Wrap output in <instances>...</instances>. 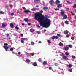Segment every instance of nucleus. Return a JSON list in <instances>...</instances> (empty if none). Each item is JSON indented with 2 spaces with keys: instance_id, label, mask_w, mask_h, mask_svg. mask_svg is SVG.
I'll return each mask as SVG.
<instances>
[{
  "instance_id": "obj_1",
  "label": "nucleus",
  "mask_w": 76,
  "mask_h": 76,
  "mask_svg": "<svg viewBox=\"0 0 76 76\" xmlns=\"http://www.w3.org/2000/svg\"><path fill=\"white\" fill-rule=\"evenodd\" d=\"M48 17L47 15H45L44 16L43 15L36 20L40 22V25L42 26L45 28H48L51 24V21L50 20L47 19Z\"/></svg>"
},
{
  "instance_id": "obj_2",
  "label": "nucleus",
  "mask_w": 76,
  "mask_h": 76,
  "mask_svg": "<svg viewBox=\"0 0 76 76\" xmlns=\"http://www.w3.org/2000/svg\"><path fill=\"white\" fill-rule=\"evenodd\" d=\"M44 13V11L42 10L40 11V12H36L34 15V19L35 20H37L38 18H39L40 17H41L43 15L42 14V13Z\"/></svg>"
},
{
  "instance_id": "obj_3",
  "label": "nucleus",
  "mask_w": 76,
  "mask_h": 76,
  "mask_svg": "<svg viewBox=\"0 0 76 76\" xmlns=\"http://www.w3.org/2000/svg\"><path fill=\"white\" fill-rule=\"evenodd\" d=\"M61 11H62V12H61L60 13L61 14V16H63V19H67V15H64V11L62 10H61Z\"/></svg>"
},
{
  "instance_id": "obj_4",
  "label": "nucleus",
  "mask_w": 76,
  "mask_h": 76,
  "mask_svg": "<svg viewBox=\"0 0 76 76\" xmlns=\"http://www.w3.org/2000/svg\"><path fill=\"white\" fill-rule=\"evenodd\" d=\"M61 56L62 57V58L64 60H67V59H68V58H67L66 56H64L63 55H61Z\"/></svg>"
},
{
  "instance_id": "obj_5",
  "label": "nucleus",
  "mask_w": 76,
  "mask_h": 76,
  "mask_svg": "<svg viewBox=\"0 0 76 76\" xmlns=\"http://www.w3.org/2000/svg\"><path fill=\"white\" fill-rule=\"evenodd\" d=\"M24 12L25 13H26V14H28V13H29L30 12V11H29L28 10H26L24 11Z\"/></svg>"
},
{
  "instance_id": "obj_6",
  "label": "nucleus",
  "mask_w": 76,
  "mask_h": 76,
  "mask_svg": "<svg viewBox=\"0 0 76 76\" xmlns=\"http://www.w3.org/2000/svg\"><path fill=\"white\" fill-rule=\"evenodd\" d=\"M60 2L58 0H57L56 1V4H60Z\"/></svg>"
},
{
  "instance_id": "obj_7",
  "label": "nucleus",
  "mask_w": 76,
  "mask_h": 76,
  "mask_svg": "<svg viewBox=\"0 0 76 76\" xmlns=\"http://www.w3.org/2000/svg\"><path fill=\"white\" fill-rule=\"evenodd\" d=\"M49 3H50V4H54V1L53 0H51Z\"/></svg>"
},
{
  "instance_id": "obj_8",
  "label": "nucleus",
  "mask_w": 76,
  "mask_h": 76,
  "mask_svg": "<svg viewBox=\"0 0 76 76\" xmlns=\"http://www.w3.org/2000/svg\"><path fill=\"white\" fill-rule=\"evenodd\" d=\"M24 20L26 22H28V21H29V20H28V18H24Z\"/></svg>"
},
{
  "instance_id": "obj_9",
  "label": "nucleus",
  "mask_w": 76,
  "mask_h": 76,
  "mask_svg": "<svg viewBox=\"0 0 76 76\" xmlns=\"http://www.w3.org/2000/svg\"><path fill=\"white\" fill-rule=\"evenodd\" d=\"M33 66H34V67H36V66H37V63L34 62L33 63Z\"/></svg>"
},
{
  "instance_id": "obj_10",
  "label": "nucleus",
  "mask_w": 76,
  "mask_h": 76,
  "mask_svg": "<svg viewBox=\"0 0 76 76\" xmlns=\"http://www.w3.org/2000/svg\"><path fill=\"white\" fill-rule=\"evenodd\" d=\"M43 65H48V64L47 63V62H46V61H44L43 63Z\"/></svg>"
},
{
  "instance_id": "obj_11",
  "label": "nucleus",
  "mask_w": 76,
  "mask_h": 76,
  "mask_svg": "<svg viewBox=\"0 0 76 76\" xmlns=\"http://www.w3.org/2000/svg\"><path fill=\"white\" fill-rule=\"evenodd\" d=\"M10 26L11 27V28H14V26L13 25V24L12 23H10Z\"/></svg>"
},
{
  "instance_id": "obj_12",
  "label": "nucleus",
  "mask_w": 76,
  "mask_h": 76,
  "mask_svg": "<svg viewBox=\"0 0 76 76\" xmlns=\"http://www.w3.org/2000/svg\"><path fill=\"white\" fill-rule=\"evenodd\" d=\"M64 49L65 50V51H67L69 50V47H65L64 48Z\"/></svg>"
},
{
  "instance_id": "obj_13",
  "label": "nucleus",
  "mask_w": 76,
  "mask_h": 76,
  "mask_svg": "<svg viewBox=\"0 0 76 76\" xmlns=\"http://www.w3.org/2000/svg\"><path fill=\"white\" fill-rule=\"evenodd\" d=\"M2 27H5L6 26V23H2Z\"/></svg>"
},
{
  "instance_id": "obj_14",
  "label": "nucleus",
  "mask_w": 76,
  "mask_h": 76,
  "mask_svg": "<svg viewBox=\"0 0 76 76\" xmlns=\"http://www.w3.org/2000/svg\"><path fill=\"white\" fill-rule=\"evenodd\" d=\"M30 32H32L35 31V30L33 29H30Z\"/></svg>"
},
{
  "instance_id": "obj_15",
  "label": "nucleus",
  "mask_w": 76,
  "mask_h": 76,
  "mask_svg": "<svg viewBox=\"0 0 76 76\" xmlns=\"http://www.w3.org/2000/svg\"><path fill=\"white\" fill-rule=\"evenodd\" d=\"M37 10V8H33L31 9V10L33 12H34V11H36Z\"/></svg>"
},
{
  "instance_id": "obj_16",
  "label": "nucleus",
  "mask_w": 76,
  "mask_h": 76,
  "mask_svg": "<svg viewBox=\"0 0 76 76\" xmlns=\"http://www.w3.org/2000/svg\"><path fill=\"white\" fill-rule=\"evenodd\" d=\"M69 33V31L67 30H66L64 32L65 34H67Z\"/></svg>"
},
{
  "instance_id": "obj_17",
  "label": "nucleus",
  "mask_w": 76,
  "mask_h": 76,
  "mask_svg": "<svg viewBox=\"0 0 76 76\" xmlns=\"http://www.w3.org/2000/svg\"><path fill=\"white\" fill-rule=\"evenodd\" d=\"M62 4H59V5H58L57 6V7L58 8H60V7H61V5Z\"/></svg>"
},
{
  "instance_id": "obj_18",
  "label": "nucleus",
  "mask_w": 76,
  "mask_h": 76,
  "mask_svg": "<svg viewBox=\"0 0 76 76\" xmlns=\"http://www.w3.org/2000/svg\"><path fill=\"white\" fill-rule=\"evenodd\" d=\"M24 40H25V39L23 38L21 39V43H24Z\"/></svg>"
},
{
  "instance_id": "obj_19",
  "label": "nucleus",
  "mask_w": 76,
  "mask_h": 76,
  "mask_svg": "<svg viewBox=\"0 0 76 76\" xmlns=\"http://www.w3.org/2000/svg\"><path fill=\"white\" fill-rule=\"evenodd\" d=\"M43 9H44V10H47V9H48V7H47L45 6L44 7Z\"/></svg>"
},
{
  "instance_id": "obj_20",
  "label": "nucleus",
  "mask_w": 76,
  "mask_h": 76,
  "mask_svg": "<svg viewBox=\"0 0 76 76\" xmlns=\"http://www.w3.org/2000/svg\"><path fill=\"white\" fill-rule=\"evenodd\" d=\"M59 45H60V46L62 47V46L63 45V44L62 43L60 42L59 43Z\"/></svg>"
},
{
  "instance_id": "obj_21",
  "label": "nucleus",
  "mask_w": 76,
  "mask_h": 76,
  "mask_svg": "<svg viewBox=\"0 0 76 76\" xmlns=\"http://www.w3.org/2000/svg\"><path fill=\"white\" fill-rule=\"evenodd\" d=\"M4 48L5 49H9V48L8 47H7L6 46H4Z\"/></svg>"
},
{
  "instance_id": "obj_22",
  "label": "nucleus",
  "mask_w": 76,
  "mask_h": 76,
  "mask_svg": "<svg viewBox=\"0 0 76 76\" xmlns=\"http://www.w3.org/2000/svg\"><path fill=\"white\" fill-rule=\"evenodd\" d=\"M1 14H4V12L3 11H1L0 12V15Z\"/></svg>"
},
{
  "instance_id": "obj_23",
  "label": "nucleus",
  "mask_w": 76,
  "mask_h": 76,
  "mask_svg": "<svg viewBox=\"0 0 76 76\" xmlns=\"http://www.w3.org/2000/svg\"><path fill=\"white\" fill-rule=\"evenodd\" d=\"M26 61L28 62V63H30V62H31V61L29 59H26Z\"/></svg>"
},
{
  "instance_id": "obj_24",
  "label": "nucleus",
  "mask_w": 76,
  "mask_h": 76,
  "mask_svg": "<svg viewBox=\"0 0 76 76\" xmlns=\"http://www.w3.org/2000/svg\"><path fill=\"white\" fill-rule=\"evenodd\" d=\"M68 47H69V48H72V47H73L72 46V45H68Z\"/></svg>"
},
{
  "instance_id": "obj_25",
  "label": "nucleus",
  "mask_w": 76,
  "mask_h": 76,
  "mask_svg": "<svg viewBox=\"0 0 76 76\" xmlns=\"http://www.w3.org/2000/svg\"><path fill=\"white\" fill-rule=\"evenodd\" d=\"M65 23L66 24H69V22L67 20L65 21Z\"/></svg>"
},
{
  "instance_id": "obj_26",
  "label": "nucleus",
  "mask_w": 76,
  "mask_h": 76,
  "mask_svg": "<svg viewBox=\"0 0 76 76\" xmlns=\"http://www.w3.org/2000/svg\"><path fill=\"white\" fill-rule=\"evenodd\" d=\"M31 45H35V43L33 42H31Z\"/></svg>"
},
{
  "instance_id": "obj_27",
  "label": "nucleus",
  "mask_w": 76,
  "mask_h": 76,
  "mask_svg": "<svg viewBox=\"0 0 76 76\" xmlns=\"http://www.w3.org/2000/svg\"><path fill=\"white\" fill-rule=\"evenodd\" d=\"M48 43H49V44H51V41H50V40H49L48 41Z\"/></svg>"
},
{
  "instance_id": "obj_28",
  "label": "nucleus",
  "mask_w": 76,
  "mask_h": 76,
  "mask_svg": "<svg viewBox=\"0 0 76 76\" xmlns=\"http://www.w3.org/2000/svg\"><path fill=\"white\" fill-rule=\"evenodd\" d=\"M10 50L11 51H13V48H11L10 49Z\"/></svg>"
},
{
  "instance_id": "obj_29",
  "label": "nucleus",
  "mask_w": 76,
  "mask_h": 76,
  "mask_svg": "<svg viewBox=\"0 0 76 76\" xmlns=\"http://www.w3.org/2000/svg\"><path fill=\"white\" fill-rule=\"evenodd\" d=\"M69 54V53H67V52H66L65 53V55L66 56H68Z\"/></svg>"
},
{
  "instance_id": "obj_30",
  "label": "nucleus",
  "mask_w": 76,
  "mask_h": 76,
  "mask_svg": "<svg viewBox=\"0 0 76 76\" xmlns=\"http://www.w3.org/2000/svg\"><path fill=\"white\" fill-rule=\"evenodd\" d=\"M66 3H68V4H70L71 3V2H69L67 1H66Z\"/></svg>"
},
{
  "instance_id": "obj_31",
  "label": "nucleus",
  "mask_w": 76,
  "mask_h": 76,
  "mask_svg": "<svg viewBox=\"0 0 76 76\" xmlns=\"http://www.w3.org/2000/svg\"><path fill=\"white\" fill-rule=\"evenodd\" d=\"M52 39H55V36H53L52 38Z\"/></svg>"
},
{
  "instance_id": "obj_32",
  "label": "nucleus",
  "mask_w": 76,
  "mask_h": 76,
  "mask_svg": "<svg viewBox=\"0 0 76 76\" xmlns=\"http://www.w3.org/2000/svg\"><path fill=\"white\" fill-rule=\"evenodd\" d=\"M69 72H72V69H69Z\"/></svg>"
},
{
  "instance_id": "obj_33",
  "label": "nucleus",
  "mask_w": 76,
  "mask_h": 76,
  "mask_svg": "<svg viewBox=\"0 0 76 76\" xmlns=\"http://www.w3.org/2000/svg\"><path fill=\"white\" fill-rule=\"evenodd\" d=\"M40 62H41V58H39V59L38 60Z\"/></svg>"
},
{
  "instance_id": "obj_34",
  "label": "nucleus",
  "mask_w": 76,
  "mask_h": 76,
  "mask_svg": "<svg viewBox=\"0 0 76 76\" xmlns=\"http://www.w3.org/2000/svg\"><path fill=\"white\" fill-rule=\"evenodd\" d=\"M68 66L69 67H70V68L71 67H72V65L69 64Z\"/></svg>"
},
{
  "instance_id": "obj_35",
  "label": "nucleus",
  "mask_w": 76,
  "mask_h": 76,
  "mask_svg": "<svg viewBox=\"0 0 76 76\" xmlns=\"http://www.w3.org/2000/svg\"><path fill=\"white\" fill-rule=\"evenodd\" d=\"M39 1V0H34V2L37 3L36 1Z\"/></svg>"
},
{
  "instance_id": "obj_36",
  "label": "nucleus",
  "mask_w": 76,
  "mask_h": 76,
  "mask_svg": "<svg viewBox=\"0 0 76 76\" xmlns=\"http://www.w3.org/2000/svg\"><path fill=\"white\" fill-rule=\"evenodd\" d=\"M14 15V13H12L11 14V16H13Z\"/></svg>"
},
{
  "instance_id": "obj_37",
  "label": "nucleus",
  "mask_w": 76,
  "mask_h": 76,
  "mask_svg": "<svg viewBox=\"0 0 76 76\" xmlns=\"http://www.w3.org/2000/svg\"><path fill=\"white\" fill-rule=\"evenodd\" d=\"M37 27H38V28H40V26H39V25L37 24Z\"/></svg>"
},
{
  "instance_id": "obj_38",
  "label": "nucleus",
  "mask_w": 76,
  "mask_h": 76,
  "mask_svg": "<svg viewBox=\"0 0 76 76\" xmlns=\"http://www.w3.org/2000/svg\"><path fill=\"white\" fill-rule=\"evenodd\" d=\"M66 38H69V35L68 34L66 35Z\"/></svg>"
},
{
  "instance_id": "obj_39",
  "label": "nucleus",
  "mask_w": 76,
  "mask_h": 76,
  "mask_svg": "<svg viewBox=\"0 0 76 76\" xmlns=\"http://www.w3.org/2000/svg\"><path fill=\"white\" fill-rule=\"evenodd\" d=\"M55 38H56V39H57L58 38V37L56 36H55Z\"/></svg>"
},
{
  "instance_id": "obj_40",
  "label": "nucleus",
  "mask_w": 76,
  "mask_h": 76,
  "mask_svg": "<svg viewBox=\"0 0 76 76\" xmlns=\"http://www.w3.org/2000/svg\"><path fill=\"white\" fill-rule=\"evenodd\" d=\"M55 65L56 66H58V63H56L55 64Z\"/></svg>"
},
{
  "instance_id": "obj_41",
  "label": "nucleus",
  "mask_w": 76,
  "mask_h": 76,
  "mask_svg": "<svg viewBox=\"0 0 76 76\" xmlns=\"http://www.w3.org/2000/svg\"><path fill=\"white\" fill-rule=\"evenodd\" d=\"M56 11H57V10H60V9H55Z\"/></svg>"
},
{
  "instance_id": "obj_42",
  "label": "nucleus",
  "mask_w": 76,
  "mask_h": 76,
  "mask_svg": "<svg viewBox=\"0 0 76 76\" xmlns=\"http://www.w3.org/2000/svg\"><path fill=\"white\" fill-rule=\"evenodd\" d=\"M71 13L72 15H75V13H73L72 12H71Z\"/></svg>"
},
{
  "instance_id": "obj_43",
  "label": "nucleus",
  "mask_w": 76,
  "mask_h": 76,
  "mask_svg": "<svg viewBox=\"0 0 76 76\" xmlns=\"http://www.w3.org/2000/svg\"><path fill=\"white\" fill-rule=\"evenodd\" d=\"M9 36V34L7 33V37H8Z\"/></svg>"
},
{
  "instance_id": "obj_44",
  "label": "nucleus",
  "mask_w": 76,
  "mask_h": 76,
  "mask_svg": "<svg viewBox=\"0 0 76 76\" xmlns=\"http://www.w3.org/2000/svg\"><path fill=\"white\" fill-rule=\"evenodd\" d=\"M71 39H72V40H74V37H71Z\"/></svg>"
},
{
  "instance_id": "obj_45",
  "label": "nucleus",
  "mask_w": 76,
  "mask_h": 76,
  "mask_svg": "<svg viewBox=\"0 0 76 76\" xmlns=\"http://www.w3.org/2000/svg\"><path fill=\"white\" fill-rule=\"evenodd\" d=\"M74 8H76V5H74L73 6Z\"/></svg>"
},
{
  "instance_id": "obj_46",
  "label": "nucleus",
  "mask_w": 76,
  "mask_h": 76,
  "mask_svg": "<svg viewBox=\"0 0 76 76\" xmlns=\"http://www.w3.org/2000/svg\"><path fill=\"white\" fill-rule=\"evenodd\" d=\"M31 56H34V53H31Z\"/></svg>"
},
{
  "instance_id": "obj_47",
  "label": "nucleus",
  "mask_w": 76,
  "mask_h": 76,
  "mask_svg": "<svg viewBox=\"0 0 76 76\" xmlns=\"http://www.w3.org/2000/svg\"><path fill=\"white\" fill-rule=\"evenodd\" d=\"M49 70H51V67H49Z\"/></svg>"
},
{
  "instance_id": "obj_48",
  "label": "nucleus",
  "mask_w": 76,
  "mask_h": 76,
  "mask_svg": "<svg viewBox=\"0 0 76 76\" xmlns=\"http://www.w3.org/2000/svg\"><path fill=\"white\" fill-rule=\"evenodd\" d=\"M22 8H23V9L24 10H26V8H25V7H22Z\"/></svg>"
},
{
  "instance_id": "obj_49",
  "label": "nucleus",
  "mask_w": 76,
  "mask_h": 76,
  "mask_svg": "<svg viewBox=\"0 0 76 76\" xmlns=\"http://www.w3.org/2000/svg\"><path fill=\"white\" fill-rule=\"evenodd\" d=\"M4 45H6V46L8 45V44H7V43H5Z\"/></svg>"
},
{
  "instance_id": "obj_50",
  "label": "nucleus",
  "mask_w": 76,
  "mask_h": 76,
  "mask_svg": "<svg viewBox=\"0 0 76 76\" xmlns=\"http://www.w3.org/2000/svg\"><path fill=\"white\" fill-rule=\"evenodd\" d=\"M72 57V58H75V56H73Z\"/></svg>"
},
{
  "instance_id": "obj_51",
  "label": "nucleus",
  "mask_w": 76,
  "mask_h": 76,
  "mask_svg": "<svg viewBox=\"0 0 76 76\" xmlns=\"http://www.w3.org/2000/svg\"><path fill=\"white\" fill-rule=\"evenodd\" d=\"M37 34H40V32L39 31H37Z\"/></svg>"
},
{
  "instance_id": "obj_52",
  "label": "nucleus",
  "mask_w": 76,
  "mask_h": 76,
  "mask_svg": "<svg viewBox=\"0 0 76 76\" xmlns=\"http://www.w3.org/2000/svg\"><path fill=\"white\" fill-rule=\"evenodd\" d=\"M66 10L67 11H69V8H67V9H66Z\"/></svg>"
},
{
  "instance_id": "obj_53",
  "label": "nucleus",
  "mask_w": 76,
  "mask_h": 76,
  "mask_svg": "<svg viewBox=\"0 0 76 76\" xmlns=\"http://www.w3.org/2000/svg\"><path fill=\"white\" fill-rule=\"evenodd\" d=\"M15 29H19V28H18V27L17 26L15 27Z\"/></svg>"
},
{
  "instance_id": "obj_54",
  "label": "nucleus",
  "mask_w": 76,
  "mask_h": 76,
  "mask_svg": "<svg viewBox=\"0 0 76 76\" xmlns=\"http://www.w3.org/2000/svg\"><path fill=\"white\" fill-rule=\"evenodd\" d=\"M57 35L58 36V37H60V34H57Z\"/></svg>"
},
{
  "instance_id": "obj_55",
  "label": "nucleus",
  "mask_w": 76,
  "mask_h": 76,
  "mask_svg": "<svg viewBox=\"0 0 76 76\" xmlns=\"http://www.w3.org/2000/svg\"><path fill=\"white\" fill-rule=\"evenodd\" d=\"M36 7H39V5H36Z\"/></svg>"
},
{
  "instance_id": "obj_56",
  "label": "nucleus",
  "mask_w": 76,
  "mask_h": 76,
  "mask_svg": "<svg viewBox=\"0 0 76 76\" xmlns=\"http://www.w3.org/2000/svg\"><path fill=\"white\" fill-rule=\"evenodd\" d=\"M21 54V52H18V54Z\"/></svg>"
},
{
  "instance_id": "obj_57",
  "label": "nucleus",
  "mask_w": 76,
  "mask_h": 76,
  "mask_svg": "<svg viewBox=\"0 0 76 76\" xmlns=\"http://www.w3.org/2000/svg\"><path fill=\"white\" fill-rule=\"evenodd\" d=\"M28 25H31V23H28Z\"/></svg>"
},
{
  "instance_id": "obj_58",
  "label": "nucleus",
  "mask_w": 76,
  "mask_h": 76,
  "mask_svg": "<svg viewBox=\"0 0 76 76\" xmlns=\"http://www.w3.org/2000/svg\"><path fill=\"white\" fill-rule=\"evenodd\" d=\"M21 37H23V34H21Z\"/></svg>"
},
{
  "instance_id": "obj_59",
  "label": "nucleus",
  "mask_w": 76,
  "mask_h": 76,
  "mask_svg": "<svg viewBox=\"0 0 76 76\" xmlns=\"http://www.w3.org/2000/svg\"><path fill=\"white\" fill-rule=\"evenodd\" d=\"M38 43H40L41 44V41H39L38 42Z\"/></svg>"
},
{
  "instance_id": "obj_60",
  "label": "nucleus",
  "mask_w": 76,
  "mask_h": 76,
  "mask_svg": "<svg viewBox=\"0 0 76 76\" xmlns=\"http://www.w3.org/2000/svg\"><path fill=\"white\" fill-rule=\"evenodd\" d=\"M22 25H23V26H24V25H25V24L22 23Z\"/></svg>"
},
{
  "instance_id": "obj_61",
  "label": "nucleus",
  "mask_w": 76,
  "mask_h": 76,
  "mask_svg": "<svg viewBox=\"0 0 76 76\" xmlns=\"http://www.w3.org/2000/svg\"><path fill=\"white\" fill-rule=\"evenodd\" d=\"M10 6V7H13V5H11Z\"/></svg>"
},
{
  "instance_id": "obj_62",
  "label": "nucleus",
  "mask_w": 76,
  "mask_h": 76,
  "mask_svg": "<svg viewBox=\"0 0 76 76\" xmlns=\"http://www.w3.org/2000/svg\"><path fill=\"white\" fill-rule=\"evenodd\" d=\"M43 4H45V2H43Z\"/></svg>"
},
{
  "instance_id": "obj_63",
  "label": "nucleus",
  "mask_w": 76,
  "mask_h": 76,
  "mask_svg": "<svg viewBox=\"0 0 76 76\" xmlns=\"http://www.w3.org/2000/svg\"><path fill=\"white\" fill-rule=\"evenodd\" d=\"M44 31L45 32H46V30L45 29L44 30Z\"/></svg>"
},
{
  "instance_id": "obj_64",
  "label": "nucleus",
  "mask_w": 76,
  "mask_h": 76,
  "mask_svg": "<svg viewBox=\"0 0 76 76\" xmlns=\"http://www.w3.org/2000/svg\"><path fill=\"white\" fill-rule=\"evenodd\" d=\"M5 51H7V49H5Z\"/></svg>"
}]
</instances>
